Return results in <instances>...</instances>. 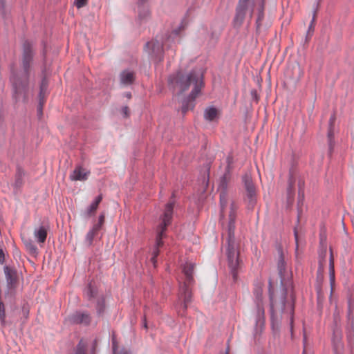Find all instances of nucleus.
Listing matches in <instances>:
<instances>
[{
	"mask_svg": "<svg viewBox=\"0 0 354 354\" xmlns=\"http://www.w3.org/2000/svg\"><path fill=\"white\" fill-rule=\"evenodd\" d=\"M269 296L270 300L271 325L274 335H278L281 330H288L293 336V322L295 311V296L292 290L288 292L283 287L277 295L272 290V283L269 281Z\"/></svg>",
	"mask_w": 354,
	"mask_h": 354,
	"instance_id": "1",
	"label": "nucleus"
},
{
	"mask_svg": "<svg viewBox=\"0 0 354 354\" xmlns=\"http://www.w3.org/2000/svg\"><path fill=\"white\" fill-rule=\"evenodd\" d=\"M168 85L174 92L180 93L187 91L191 85L194 86L190 94L182 102L181 111L185 115L189 109L194 107L195 98L203 85V73L199 70H192L185 75L178 71L168 77Z\"/></svg>",
	"mask_w": 354,
	"mask_h": 354,
	"instance_id": "2",
	"label": "nucleus"
},
{
	"mask_svg": "<svg viewBox=\"0 0 354 354\" xmlns=\"http://www.w3.org/2000/svg\"><path fill=\"white\" fill-rule=\"evenodd\" d=\"M34 55L32 44L28 41H25L22 46V70L18 72L14 68V65L10 66V80L12 86L13 97L17 102L26 100Z\"/></svg>",
	"mask_w": 354,
	"mask_h": 354,
	"instance_id": "3",
	"label": "nucleus"
},
{
	"mask_svg": "<svg viewBox=\"0 0 354 354\" xmlns=\"http://www.w3.org/2000/svg\"><path fill=\"white\" fill-rule=\"evenodd\" d=\"M235 209L234 203H232L229 214V222L227 230V237L225 245V255L227 266L234 282L236 281L239 273L241 270L243 265V261L240 257L239 243L234 236L236 220Z\"/></svg>",
	"mask_w": 354,
	"mask_h": 354,
	"instance_id": "4",
	"label": "nucleus"
},
{
	"mask_svg": "<svg viewBox=\"0 0 354 354\" xmlns=\"http://www.w3.org/2000/svg\"><path fill=\"white\" fill-rule=\"evenodd\" d=\"M194 270V263L187 262L183 267V272L185 276V281L182 285L180 286L179 297L183 299V305L178 313L180 316L185 315L188 304L192 301V292L189 286L194 283L193 277Z\"/></svg>",
	"mask_w": 354,
	"mask_h": 354,
	"instance_id": "5",
	"label": "nucleus"
},
{
	"mask_svg": "<svg viewBox=\"0 0 354 354\" xmlns=\"http://www.w3.org/2000/svg\"><path fill=\"white\" fill-rule=\"evenodd\" d=\"M174 206V201H171L168 203L166 204L165 212L163 213L162 216L161 217V223L158 226L157 228V236L156 239V245L155 248L153 251V256L151 257V261L155 262L156 258L158 257L159 254L158 248L163 245L162 238L165 236V232L167 230V227L171 223V221L172 218L173 209Z\"/></svg>",
	"mask_w": 354,
	"mask_h": 354,
	"instance_id": "6",
	"label": "nucleus"
},
{
	"mask_svg": "<svg viewBox=\"0 0 354 354\" xmlns=\"http://www.w3.org/2000/svg\"><path fill=\"white\" fill-rule=\"evenodd\" d=\"M256 311L254 314L255 328L254 335L256 336L259 330H261L264 324V308L262 301V290L257 288L254 291Z\"/></svg>",
	"mask_w": 354,
	"mask_h": 354,
	"instance_id": "7",
	"label": "nucleus"
},
{
	"mask_svg": "<svg viewBox=\"0 0 354 354\" xmlns=\"http://www.w3.org/2000/svg\"><path fill=\"white\" fill-rule=\"evenodd\" d=\"M254 2L253 0H239L236 8V14L233 19V26L239 28L243 24L246 11L250 10V17L252 16Z\"/></svg>",
	"mask_w": 354,
	"mask_h": 354,
	"instance_id": "8",
	"label": "nucleus"
},
{
	"mask_svg": "<svg viewBox=\"0 0 354 354\" xmlns=\"http://www.w3.org/2000/svg\"><path fill=\"white\" fill-rule=\"evenodd\" d=\"M145 48L150 58L155 62L163 59V44L157 39L151 40L145 44Z\"/></svg>",
	"mask_w": 354,
	"mask_h": 354,
	"instance_id": "9",
	"label": "nucleus"
},
{
	"mask_svg": "<svg viewBox=\"0 0 354 354\" xmlns=\"http://www.w3.org/2000/svg\"><path fill=\"white\" fill-rule=\"evenodd\" d=\"M4 274L6 279L7 291L6 295L12 296L17 283V274L15 269L6 266L3 268Z\"/></svg>",
	"mask_w": 354,
	"mask_h": 354,
	"instance_id": "10",
	"label": "nucleus"
},
{
	"mask_svg": "<svg viewBox=\"0 0 354 354\" xmlns=\"http://www.w3.org/2000/svg\"><path fill=\"white\" fill-rule=\"evenodd\" d=\"M229 173L226 172L219 180L218 184V190L220 192V203L221 212H223L224 207L227 205V183L229 180Z\"/></svg>",
	"mask_w": 354,
	"mask_h": 354,
	"instance_id": "11",
	"label": "nucleus"
},
{
	"mask_svg": "<svg viewBox=\"0 0 354 354\" xmlns=\"http://www.w3.org/2000/svg\"><path fill=\"white\" fill-rule=\"evenodd\" d=\"M68 321L73 324H82L88 326L91 322V317L87 311L77 310L68 317Z\"/></svg>",
	"mask_w": 354,
	"mask_h": 354,
	"instance_id": "12",
	"label": "nucleus"
},
{
	"mask_svg": "<svg viewBox=\"0 0 354 354\" xmlns=\"http://www.w3.org/2000/svg\"><path fill=\"white\" fill-rule=\"evenodd\" d=\"M278 252V261H277V270L279 275L280 277L281 286H283L286 277L288 276V272L286 270V262L285 260V256L281 247L277 248Z\"/></svg>",
	"mask_w": 354,
	"mask_h": 354,
	"instance_id": "13",
	"label": "nucleus"
},
{
	"mask_svg": "<svg viewBox=\"0 0 354 354\" xmlns=\"http://www.w3.org/2000/svg\"><path fill=\"white\" fill-rule=\"evenodd\" d=\"M243 182L246 190V196L250 205L253 206L256 202V190L250 176L245 174L243 176Z\"/></svg>",
	"mask_w": 354,
	"mask_h": 354,
	"instance_id": "14",
	"label": "nucleus"
},
{
	"mask_svg": "<svg viewBox=\"0 0 354 354\" xmlns=\"http://www.w3.org/2000/svg\"><path fill=\"white\" fill-rule=\"evenodd\" d=\"M335 121V115L333 114L330 116L328 122V130L327 133L328 144V155L330 156L335 146L334 140V124Z\"/></svg>",
	"mask_w": 354,
	"mask_h": 354,
	"instance_id": "15",
	"label": "nucleus"
},
{
	"mask_svg": "<svg viewBox=\"0 0 354 354\" xmlns=\"http://www.w3.org/2000/svg\"><path fill=\"white\" fill-rule=\"evenodd\" d=\"M120 78L121 84L124 85H130L134 81V73L129 70H124L120 73Z\"/></svg>",
	"mask_w": 354,
	"mask_h": 354,
	"instance_id": "16",
	"label": "nucleus"
},
{
	"mask_svg": "<svg viewBox=\"0 0 354 354\" xmlns=\"http://www.w3.org/2000/svg\"><path fill=\"white\" fill-rule=\"evenodd\" d=\"M342 336L338 330L334 331V336L333 338V349L335 354H342L341 351L343 348V344L341 342Z\"/></svg>",
	"mask_w": 354,
	"mask_h": 354,
	"instance_id": "17",
	"label": "nucleus"
},
{
	"mask_svg": "<svg viewBox=\"0 0 354 354\" xmlns=\"http://www.w3.org/2000/svg\"><path fill=\"white\" fill-rule=\"evenodd\" d=\"M34 236L39 243L45 242L47 236V230L44 226H40L34 230Z\"/></svg>",
	"mask_w": 354,
	"mask_h": 354,
	"instance_id": "18",
	"label": "nucleus"
},
{
	"mask_svg": "<svg viewBox=\"0 0 354 354\" xmlns=\"http://www.w3.org/2000/svg\"><path fill=\"white\" fill-rule=\"evenodd\" d=\"M102 195L100 194V195L97 196L95 198V200L91 203V204L87 207V209L84 213L85 216L89 217L91 215H93L95 212L96 209H97L98 205L102 201Z\"/></svg>",
	"mask_w": 354,
	"mask_h": 354,
	"instance_id": "19",
	"label": "nucleus"
},
{
	"mask_svg": "<svg viewBox=\"0 0 354 354\" xmlns=\"http://www.w3.org/2000/svg\"><path fill=\"white\" fill-rule=\"evenodd\" d=\"M88 174L82 169V167H77L71 174L70 178L72 180H84L87 179Z\"/></svg>",
	"mask_w": 354,
	"mask_h": 354,
	"instance_id": "20",
	"label": "nucleus"
},
{
	"mask_svg": "<svg viewBox=\"0 0 354 354\" xmlns=\"http://www.w3.org/2000/svg\"><path fill=\"white\" fill-rule=\"evenodd\" d=\"M324 266L320 265L317 268V276H316V290L317 292H321L322 285L324 281Z\"/></svg>",
	"mask_w": 354,
	"mask_h": 354,
	"instance_id": "21",
	"label": "nucleus"
},
{
	"mask_svg": "<svg viewBox=\"0 0 354 354\" xmlns=\"http://www.w3.org/2000/svg\"><path fill=\"white\" fill-rule=\"evenodd\" d=\"M218 114V111L215 107H208L205 110L204 118L208 121H213Z\"/></svg>",
	"mask_w": 354,
	"mask_h": 354,
	"instance_id": "22",
	"label": "nucleus"
},
{
	"mask_svg": "<svg viewBox=\"0 0 354 354\" xmlns=\"http://www.w3.org/2000/svg\"><path fill=\"white\" fill-rule=\"evenodd\" d=\"M295 180L292 175H290L288 179V186L287 188V197L288 200L293 198L295 191H294V184Z\"/></svg>",
	"mask_w": 354,
	"mask_h": 354,
	"instance_id": "23",
	"label": "nucleus"
},
{
	"mask_svg": "<svg viewBox=\"0 0 354 354\" xmlns=\"http://www.w3.org/2000/svg\"><path fill=\"white\" fill-rule=\"evenodd\" d=\"M263 10H264L263 3H261L259 6V8L258 9V15H257V20H256V26H257V31L259 30L260 27L261 26V22H262V21H263V19L264 18Z\"/></svg>",
	"mask_w": 354,
	"mask_h": 354,
	"instance_id": "24",
	"label": "nucleus"
},
{
	"mask_svg": "<svg viewBox=\"0 0 354 354\" xmlns=\"http://www.w3.org/2000/svg\"><path fill=\"white\" fill-rule=\"evenodd\" d=\"M326 253V247L322 246L319 250L318 266L322 265V266L325 267Z\"/></svg>",
	"mask_w": 354,
	"mask_h": 354,
	"instance_id": "25",
	"label": "nucleus"
},
{
	"mask_svg": "<svg viewBox=\"0 0 354 354\" xmlns=\"http://www.w3.org/2000/svg\"><path fill=\"white\" fill-rule=\"evenodd\" d=\"M138 17L140 20L147 19L150 15L149 8L145 6H138Z\"/></svg>",
	"mask_w": 354,
	"mask_h": 354,
	"instance_id": "26",
	"label": "nucleus"
},
{
	"mask_svg": "<svg viewBox=\"0 0 354 354\" xmlns=\"http://www.w3.org/2000/svg\"><path fill=\"white\" fill-rule=\"evenodd\" d=\"M98 232L93 227L87 232L85 236V244L87 246H91L93 244V239Z\"/></svg>",
	"mask_w": 354,
	"mask_h": 354,
	"instance_id": "27",
	"label": "nucleus"
},
{
	"mask_svg": "<svg viewBox=\"0 0 354 354\" xmlns=\"http://www.w3.org/2000/svg\"><path fill=\"white\" fill-rule=\"evenodd\" d=\"M24 243L26 250L32 254H36L37 253V248L33 243L32 241L30 239L24 240Z\"/></svg>",
	"mask_w": 354,
	"mask_h": 354,
	"instance_id": "28",
	"label": "nucleus"
},
{
	"mask_svg": "<svg viewBox=\"0 0 354 354\" xmlns=\"http://www.w3.org/2000/svg\"><path fill=\"white\" fill-rule=\"evenodd\" d=\"M84 294H85L86 297L88 300H91L93 298L96 297V295H97V290H95V288H93L92 286V285L91 283H89L88 285V286L86 287V288L85 289Z\"/></svg>",
	"mask_w": 354,
	"mask_h": 354,
	"instance_id": "29",
	"label": "nucleus"
},
{
	"mask_svg": "<svg viewBox=\"0 0 354 354\" xmlns=\"http://www.w3.org/2000/svg\"><path fill=\"white\" fill-rule=\"evenodd\" d=\"M24 176V171L20 168L17 169V171L15 176V186L19 187L23 183V177Z\"/></svg>",
	"mask_w": 354,
	"mask_h": 354,
	"instance_id": "30",
	"label": "nucleus"
},
{
	"mask_svg": "<svg viewBox=\"0 0 354 354\" xmlns=\"http://www.w3.org/2000/svg\"><path fill=\"white\" fill-rule=\"evenodd\" d=\"M105 308V301L104 298L103 297H100L97 299V313L99 315H102L104 313Z\"/></svg>",
	"mask_w": 354,
	"mask_h": 354,
	"instance_id": "31",
	"label": "nucleus"
},
{
	"mask_svg": "<svg viewBox=\"0 0 354 354\" xmlns=\"http://www.w3.org/2000/svg\"><path fill=\"white\" fill-rule=\"evenodd\" d=\"M0 11L3 18L6 19L9 14V9L7 8L6 0H0Z\"/></svg>",
	"mask_w": 354,
	"mask_h": 354,
	"instance_id": "32",
	"label": "nucleus"
},
{
	"mask_svg": "<svg viewBox=\"0 0 354 354\" xmlns=\"http://www.w3.org/2000/svg\"><path fill=\"white\" fill-rule=\"evenodd\" d=\"M112 349H113V354H129V351L124 348L120 351H118V348L117 342L114 339H113V341H112Z\"/></svg>",
	"mask_w": 354,
	"mask_h": 354,
	"instance_id": "33",
	"label": "nucleus"
},
{
	"mask_svg": "<svg viewBox=\"0 0 354 354\" xmlns=\"http://www.w3.org/2000/svg\"><path fill=\"white\" fill-rule=\"evenodd\" d=\"M104 219H105V216L104 214H101L99 217H98V221L97 223H95L93 226V228L95 230H97V232L99 230H100V229L102 228V226L103 225L104 223Z\"/></svg>",
	"mask_w": 354,
	"mask_h": 354,
	"instance_id": "34",
	"label": "nucleus"
},
{
	"mask_svg": "<svg viewBox=\"0 0 354 354\" xmlns=\"http://www.w3.org/2000/svg\"><path fill=\"white\" fill-rule=\"evenodd\" d=\"M304 182L301 180V179H299V182H298V188H299V190H298V195H299V198H303L304 197Z\"/></svg>",
	"mask_w": 354,
	"mask_h": 354,
	"instance_id": "35",
	"label": "nucleus"
},
{
	"mask_svg": "<svg viewBox=\"0 0 354 354\" xmlns=\"http://www.w3.org/2000/svg\"><path fill=\"white\" fill-rule=\"evenodd\" d=\"M88 3V0H75L74 5L77 7V8L80 9Z\"/></svg>",
	"mask_w": 354,
	"mask_h": 354,
	"instance_id": "36",
	"label": "nucleus"
},
{
	"mask_svg": "<svg viewBox=\"0 0 354 354\" xmlns=\"http://www.w3.org/2000/svg\"><path fill=\"white\" fill-rule=\"evenodd\" d=\"M43 97H39V102L37 106V114L40 117L42 115V107H43Z\"/></svg>",
	"mask_w": 354,
	"mask_h": 354,
	"instance_id": "37",
	"label": "nucleus"
},
{
	"mask_svg": "<svg viewBox=\"0 0 354 354\" xmlns=\"http://www.w3.org/2000/svg\"><path fill=\"white\" fill-rule=\"evenodd\" d=\"M46 87L47 83L46 82L45 79H43L40 86L39 97H42L43 92L46 89Z\"/></svg>",
	"mask_w": 354,
	"mask_h": 354,
	"instance_id": "38",
	"label": "nucleus"
},
{
	"mask_svg": "<svg viewBox=\"0 0 354 354\" xmlns=\"http://www.w3.org/2000/svg\"><path fill=\"white\" fill-rule=\"evenodd\" d=\"M334 269V259L333 256L332 249H330V258H329V270Z\"/></svg>",
	"mask_w": 354,
	"mask_h": 354,
	"instance_id": "39",
	"label": "nucleus"
},
{
	"mask_svg": "<svg viewBox=\"0 0 354 354\" xmlns=\"http://www.w3.org/2000/svg\"><path fill=\"white\" fill-rule=\"evenodd\" d=\"M250 95H251V96H252V99L254 100L258 101L259 97H258V94H257V90H255V89L251 90Z\"/></svg>",
	"mask_w": 354,
	"mask_h": 354,
	"instance_id": "40",
	"label": "nucleus"
},
{
	"mask_svg": "<svg viewBox=\"0 0 354 354\" xmlns=\"http://www.w3.org/2000/svg\"><path fill=\"white\" fill-rule=\"evenodd\" d=\"M5 261V256L2 249L0 248V263L3 264Z\"/></svg>",
	"mask_w": 354,
	"mask_h": 354,
	"instance_id": "41",
	"label": "nucleus"
},
{
	"mask_svg": "<svg viewBox=\"0 0 354 354\" xmlns=\"http://www.w3.org/2000/svg\"><path fill=\"white\" fill-rule=\"evenodd\" d=\"M329 279H330V286H331V291H332L333 290V287L334 283H335V275L329 276Z\"/></svg>",
	"mask_w": 354,
	"mask_h": 354,
	"instance_id": "42",
	"label": "nucleus"
},
{
	"mask_svg": "<svg viewBox=\"0 0 354 354\" xmlns=\"http://www.w3.org/2000/svg\"><path fill=\"white\" fill-rule=\"evenodd\" d=\"M122 111L125 117L129 116V108L127 106L122 107Z\"/></svg>",
	"mask_w": 354,
	"mask_h": 354,
	"instance_id": "43",
	"label": "nucleus"
},
{
	"mask_svg": "<svg viewBox=\"0 0 354 354\" xmlns=\"http://www.w3.org/2000/svg\"><path fill=\"white\" fill-rule=\"evenodd\" d=\"M294 235H295V241H296V250L297 251V250H298V234H297V232L296 230H294Z\"/></svg>",
	"mask_w": 354,
	"mask_h": 354,
	"instance_id": "44",
	"label": "nucleus"
},
{
	"mask_svg": "<svg viewBox=\"0 0 354 354\" xmlns=\"http://www.w3.org/2000/svg\"><path fill=\"white\" fill-rule=\"evenodd\" d=\"M147 0H138V6H144V3L147 1Z\"/></svg>",
	"mask_w": 354,
	"mask_h": 354,
	"instance_id": "45",
	"label": "nucleus"
},
{
	"mask_svg": "<svg viewBox=\"0 0 354 354\" xmlns=\"http://www.w3.org/2000/svg\"><path fill=\"white\" fill-rule=\"evenodd\" d=\"M124 96L127 97L128 99H130L131 97V93L129 92L125 93Z\"/></svg>",
	"mask_w": 354,
	"mask_h": 354,
	"instance_id": "46",
	"label": "nucleus"
},
{
	"mask_svg": "<svg viewBox=\"0 0 354 354\" xmlns=\"http://www.w3.org/2000/svg\"><path fill=\"white\" fill-rule=\"evenodd\" d=\"M335 275V269L329 270V276Z\"/></svg>",
	"mask_w": 354,
	"mask_h": 354,
	"instance_id": "47",
	"label": "nucleus"
},
{
	"mask_svg": "<svg viewBox=\"0 0 354 354\" xmlns=\"http://www.w3.org/2000/svg\"><path fill=\"white\" fill-rule=\"evenodd\" d=\"M143 326L147 328V320L145 319V317L144 318V320H143Z\"/></svg>",
	"mask_w": 354,
	"mask_h": 354,
	"instance_id": "48",
	"label": "nucleus"
},
{
	"mask_svg": "<svg viewBox=\"0 0 354 354\" xmlns=\"http://www.w3.org/2000/svg\"><path fill=\"white\" fill-rule=\"evenodd\" d=\"M313 21H314V18L313 19V20H312V21H311V24H310V26H309V30H310V28H312Z\"/></svg>",
	"mask_w": 354,
	"mask_h": 354,
	"instance_id": "49",
	"label": "nucleus"
},
{
	"mask_svg": "<svg viewBox=\"0 0 354 354\" xmlns=\"http://www.w3.org/2000/svg\"><path fill=\"white\" fill-rule=\"evenodd\" d=\"M174 32L175 33V35H177L178 34V31L176 30L174 31Z\"/></svg>",
	"mask_w": 354,
	"mask_h": 354,
	"instance_id": "50",
	"label": "nucleus"
},
{
	"mask_svg": "<svg viewBox=\"0 0 354 354\" xmlns=\"http://www.w3.org/2000/svg\"><path fill=\"white\" fill-rule=\"evenodd\" d=\"M349 341H351V335L348 336Z\"/></svg>",
	"mask_w": 354,
	"mask_h": 354,
	"instance_id": "51",
	"label": "nucleus"
}]
</instances>
